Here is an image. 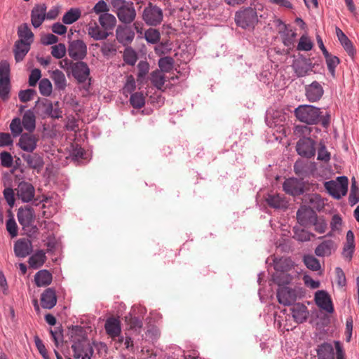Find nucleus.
Returning a JSON list of instances; mask_svg holds the SVG:
<instances>
[{
  "instance_id": "32",
  "label": "nucleus",
  "mask_w": 359,
  "mask_h": 359,
  "mask_svg": "<svg viewBox=\"0 0 359 359\" xmlns=\"http://www.w3.org/2000/svg\"><path fill=\"white\" fill-rule=\"evenodd\" d=\"M334 250V241L332 240H326L316 247L315 249V254L318 257L330 256Z\"/></svg>"
},
{
  "instance_id": "6",
  "label": "nucleus",
  "mask_w": 359,
  "mask_h": 359,
  "mask_svg": "<svg viewBox=\"0 0 359 359\" xmlns=\"http://www.w3.org/2000/svg\"><path fill=\"white\" fill-rule=\"evenodd\" d=\"M337 182L330 180L324 184L327 193L336 199H340L345 196L348 191V180L346 176H339Z\"/></svg>"
},
{
  "instance_id": "52",
  "label": "nucleus",
  "mask_w": 359,
  "mask_h": 359,
  "mask_svg": "<svg viewBox=\"0 0 359 359\" xmlns=\"http://www.w3.org/2000/svg\"><path fill=\"white\" fill-rule=\"evenodd\" d=\"M303 260L306 266L312 271H316L320 269V262L313 255H305Z\"/></svg>"
},
{
  "instance_id": "62",
  "label": "nucleus",
  "mask_w": 359,
  "mask_h": 359,
  "mask_svg": "<svg viewBox=\"0 0 359 359\" xmlns=\"http://www.w3.org/2000/svg\"><path fill=\"white\" fill-rule=\"evenodd\" d=\"M137 79H143L149 72V64L147 61L141 60L137 65Z\"/></svg>"
},
{
  "instance_id": "26",
  "label": "nucleus",
  "mask_w": 359,
  "mask_h": 359,
  "mask_svg": "<svg viewBox=\"0 0 359 359\" xmlns=\"http://www.w3.org/2000/svg\"><path fill=\"white\" fill-rule=\"evenodd\" d=\"M355 250V236L351 230L346 233V243L343 248L342 255L344 258L351 261Z\"/></svg>"
},
{
  "instance_id": "9",
  "label": "nucleus",
  "mask_w": 359,
  "mask_h": 359,
  "mask_svg": "<svg viewBox=\"0 0 359 359\" xmlns=\"http://www.w3.org/2000/svg\"><path fill=\"white\" fill-rule=\"evenodd\" d=\"M67 51L72 60H83L87 55V46L83 40H74L69 43Z\"/></svg>"
},
{
  "instance_id": "2",
  "label": "nucleus",
  "mask_w": 359,
  "mask_h": 359,
  "mask_svg": "<svg viewBox=\"0 0 359 359\" xmlns=\"http://www.w3.org/2000/svg\"><path fill=\"white\" fill-rule=\"evenodd\" d=\"M294 114L299 121L308 125H315L320 121L322 112L320 108L313 105L302 104L294 109Z\"/></svg>"
},
{
  "instance_id": "40",
  "label": "nucleus",
  "mask_w": 359,
  "mask_h": 359,
  "mask_svg": "<svg viewBox=\"0 0 359 359\" xmlns=\"http://www.w3.org/2000/svg\"><path fill=\"white\" fill-rule=\"evenodd\" d=\"M81 15V11L78 8H72L67 11L62 17V22L65 25H71L77 21Z\"/></svg>"
},
{
  "instance_id": "36",
  "label": "nucleus",
  "mask_w": 359,
  "mask_h": 359,
  "mask_svg": "<svg viewBox=\"0 0 359 359\" xmlns=\"http://www.w3.org/2000/svg\"><path fill=\"white\" fill-rule=\"evenodd\" d=\"M21 123L25 130L30 133L34 131L36 128V117L34 112L30 109L25 111Z\"/></svg>"
},
{
  "instance_id": "55",
  "label": "nucleus",
  "mask_w": 359,
  "mask_h": 359,
  "mask_svg": "<svg viewBox=\"0 0 359 359\" xmlns=\"http://www.w3.org/2000/svg\"><path fill=\"white\" fill-rule=\"evenodd\" d=\"M67 52L65 45L64 43H58L51 47V55L56 59L62 58Z\"/></svg>"
},
{
  "instance_id": "41",
  "label": "nucleus",
  "mask_w": 359,
  "mask_h": 359,
  "mask_svg": "<svg viewBox=\"0 0 359 359\" xmlns=\"http://www.w3.org/2000/svg\"><path fill=\"white\" fill-rule=\"evenodd\" d=\"M291 260L288 258H274L273 268L277 272H285L291 268Z\"/></svg>"
},
{
  "instance_id": "48",
  "label": "nucleus",
  "mask_w": 359,
  "mask_h": 359,
  "mask_svg": "<svg viewBox=\"0 0 359 359\" xmlns=\"http://www.w3.org/2000/svg\"><path fill=\"white\" fill-rule=\"evenodd\" d=\"M175 60L170 56L161 57L158 60V65L161 72H170L174 66Z\"/></svg>"
},
{
  "instance_id": "7",
  "label": "nucleus",
  "mask_w": 359,
  "mask_h": 359,
  "mask_svg": "<svg viewBox=\"0 0 359 359\" xmlns=\"http://www.w3.org/2000/svg\"><path fill=\"white\" fill-rule=\"evenodd\" d=\"M72 64L69 75L71 74L78 83H83L90 80V70L88 64L82 60H76Z\"/></svg>"
},
{
  "instance_id": "19",
  "label": "nucleus",
  "mask_w": 359,
  "mask_h": 359,
  "mask_svg": "<svg viewBox=\"0 0 359 359\" xmlns=\"http://www.w3.org/2000/svg\"><path fill=\"white\" fill-rule=\"evenodd\" d=\"M305 92L307 100L312 102L320 100L324 94V90L322 85L316 81H314L311 84L306 86Z\"/></svg>"
},
{
  "instance_id": "34",
  "label": "nucleus",
  "mask_w": 359,
  "mask_h": 359,
  "mask_svg": "<svg viewBox=\"0 0 359 359\" xmlns=\"http://www.w3.org/2000/svg\"><path fill=\"white\" fill-rule=\"evenodd\" d=\"M18 36L19 41L32 43L34 40V34L27 23H22L18 28Z\"/></svg>"
},
{
  "instance_id": "13",
  "label": "nucleus",
  "mask_w": 359,
  "mask_h": 359,
  "mask_svg": "<svg viewBox=\"0 0 359 359\" xmlns=\"http://www.w3.org/2000/svg\"><path fill=\"white\" fill-rule=\"evenodd\" d=\"M38 141L39 138L36 135L30 132L24 133L21 134L18 145L22 150L32 153L36 149Z\"/></svg>"
},
{
  "instance_id": "60",
  "label": "nucleus",
  "mask_w": 359,
  "mask_h": 359,
  "mask_svg": "<svg viewBox=\"0 0 359 359\" xmlns=\"http://www.w3.org/2000/svg\"><path fill=\"white\" fill-rule=\"evenodd\" d=\"M135 88L136 84L135 79L132 75H130L127 77L126 83L123 88V93L126 95H128V94H132Z\"/></svg>"
},
{
  "instance_id": "44",
  "label": "nucleus",
  "mask_w": 359,
  "mask_h": 359,
  "mask_svg": "<svg viewBox=\"0 0 359 359\" xmlns=\"http://www.w3.org/2000/svg\"><path fill=\"white\" fill-rule=\"evenodd\" d=\"M150 80L155 88L161 90L165 84V77L162 72L156 69L151 73Z\"/></svg>"
},
{
  "instance_id": "54",
  "label": "nucleus",
  "mask_w": 359,
  "mask_h": 359,
  "mask_svg": "<svg viewBox=\"0 0 359 359\" xmlns=\"http://www.w3.org/2000/svg\"><path fill=\"white\" fill-rule=\"evenodd\" d=\"M88 341L77 340L74 341L72 345V349L74 352L75 359H79L82 356V351Z\"/></svg>"
},
{
  "instance_id": "57",
  "label": "nucleus",
  "mask_w": 359,
  "mask_h": 359,
  "mask_svg": "<svg viewBox=\"0 0 359 359\" xmlns=\"http://www.w3.org/2000/svg\"><path fill=\"white\" fill-rule=\"evenodd\" d=\"M22 125L20 118L16 117L12 120L10 124V130L14 137L21 135L22 132Z\"/></svg>"
},
{
  "instance_id": "8",
  "label": "nucleus",
  "mask_w": 359,
  "mask_h": 359,
  "mask_svg": "<svg viewBox=\"0 0 359 359\" xmlns=\"http://www.w3.org/2000/svg\"><path fill=\"white\" fill-rule=\"evenodd\" d=\"M296 151L302 157H313L316 154V141L312 138H299L296 144Z\"/></svg>"
},
{
  "instance_id": "3",
  "label": "nucleus",
  "mask_w": 359,
  "mask_h": 359,
  "mask_svg": "<svg viewBox=\"0 0 359 359\" xmlns=\"http://www.w3.org/2000/svg\"><path fill=\"white\" fill-rule=\"evenodd\" d=\"M17 216L22 229L28 231L27 235L29 236L38 231L37 226L32 224L35 219V212L33 208L30 206H25L24 208H20Z\"/></svg>"
},
{
  "instance_id": "28",
  "label": "nucleus",
  "mask_w": 359,
  "mask_h": 359,
  "mask_svg": "<svg viewBox=\"0 0 359 359\" xmlns=\"http://www.w3.org/2000/svg\"><path fill=\"white\" fill-rule=\"evenodd\" d=\"M29 43L22 41H16L14 45L15 60L17 62H21L30 49Z\"/></svg>"
},
{
  "instance_id": "30",
  "label": "nucleus",
  "mask_w": 359,
  "mask_h": 359,
  "mask_svg": "<svg viewBox=\"0 0 359 359\" xmlns=\"http://www.w3.org/2000/svg\"><path fill=\"white\" fill-rule=\"evenodd\" d=\"M52 280L53 276L46 269L39 271L34 276V282L37 287H46L52 283Z\"/></svg>"
},
{
  "instance_id": "59",
  "label": "nucleus",
  "mask_w": 359,
  "mask_h": 359,
  "mask_svg": "<svg viewBox=\"0 0 359 359\" xmlns=\"http://www.w3.org/2000/svg\"><path fill=\"white\" fill-rule=\"evenodd\" d=\"M36 94V91L34 89H27L20 90L18 97L22 102H27L33 99L34 96Z\"/></svg>"
},
{
  "instance_id": "21",
  "label": "nucleus",
  "mask_w": 359,
  "mask_h": 359,
  "mask_svg": "<svg viewBox=\"0 0 359 359\" xmlns=\"http://www.w3.org/2000/svg\"><path fill=\"white\" fill-rule=\"evenodd\" d=\"M116 37L120 43L126 46L133 41L135 32L130 27L118 25L116 30Z\"/></svg>"
},
{
  "instance_id": "35",
  "label": "nucleus",
  "mask_w": 359,
  "mask_h": 359,
  "mask_svg": "<svg viewBox=\"0 0 359 359\" xmlns=\"http://www.w3.org/2000/svg\"><path fill=\"white\" fill-rule=\"evenodd\" d=\"M99 22L104 30L108 31L114 27L116 23V19L115 16L111 13H102L99 16Z\"/></svg>"
},
{
  "instance_id": "49",
  "label": "nucleus",
  "mask_w": 359,
  "mask_h": 359,
  "mask_svg": "<svg viewBox=\"0 0 359 359\" xmlns=\"http://www.w3.org/2000/svg\"><path fill=\"white\" fill-rule=\"evenodd\" d=\"M130 103L135 109H141L145 104V97L142 93H132L130 97Z\"/></svg>"
},
{
  "instance_id": "12",
  "label": "nucleus",
  "mask_w": 359,
  "mask_h": 359,
  "mask_svg": "<svg viewBox=\"0 0 359 359\" xmlns=\"http://www.w3.org/2000/svg\"><path fill=\"white\" fill-rule=\"evenodd\" d=\"M297 219L298 223L302 226L311 225L312 222L316 219V212L306 206H301L297 211Z\"/></svg>"
},
{
  "instance_id": "47",
  "label": "nucleus",
  "mask_w": 359,
  "mask_h": 359,
  "mask_svg": "<svg viewBox=\"0 0 359 359\" xmlns=\"http://www.w3.org/2000/svg\"><path fill=\"white\" fill-rule=\"evenodd\" d=\"M313 130L318 131V128L304 125H297L294 127V133L295 135L300 138H310L309 136L311 135Z\"/></svg>"
},
{
  "instance_id": "1",
  "label": "nucleus",
  "mask_w": 359,
  "mask_h": 359,
  "mask_svg": "<svg viewBox=\"0 0 359 359\" xmlns=\"http://www.w3.org/2000/svg\"><path fill=\"white\" fill-rule=\"evenodd\" d=\"M111 11L116 14L118 20L124 24L132 23L136 18V11L132 1L110 0Z\"/></svg>"
},
{
  "instance_id": "50",
  "label": "nucleus",
  "mask_w": 359,
  "mask_h": 359,
  "mask_svg": "<svg viewBox=\"0 0 359 359\" xmlns=\"http://www.w3.org/2000/svg\"><path fill=\"white\" fill-rule=\"evenodd\" d=\"M144 39L149 43L156 44L160 41L161 34L158 29L149 28L144 32Z\"/></svg>"
},
{
  "instance_id": "15",
  "label": "nucleus",
  "mask_w": 359,
  "mask_h": 359,
  "mask_svg": "<svg viewBox=\"0 0 359 359\" xmlns=\"http://www.w3.org/2000/svg\"><path fill=\"white\" fill-rule=\"evenodd\" d=\"M315 302L321 309L329 313L334 312L332 299L325 290H318L315 294Z\"/></svg>"
},
{
  "instance_id": "17",
  "label": "nucleus",
  "mask_w": 359,
  "mask_h": 359,
  "mask_svg": "<svg viewBox=\"0 0 359 359\" xmlns=\"http://www.w3.org/2000/svg\"><path fill=\"white\" fill-rule=\"evenodd\" d=\"M22 159L26 162L27 166L39 173L44 165L43 157L38 153H29L22 154Z\"/></svg>"
},
{
  "instance_id": "24",
  "label": "nucleus",
  "mask_w": 359,
  "mask_h": 359,
  "mask_svg": "<svg viewBox=\"0 0 359 359\" xmlns=\"http://www.w3.org/2000/svg\"><path fill=\"white\" fill-rule=\"evenodd\" d=\"M32 251L31 241L28 239H20L14 244V252L18 257H25Z\"/></svg>"
},
{
  "instance_id": "23",
  "label": "nucleus",
  "mask_w": 359,
  "mask_h": 359,
  "mask_svg": "<svg viewBox=\"0 0 359 359\" xmlns=\"http://www.w3.org/2000/svg\"><path fill=\"white\" fill-rule=\"evenodd\" d=\"M290 310L294 320L297 323L305 322L309 315L307 307L301 303L294 304Z\"/></svg>"
},
{
  "instance_id": "63",
  "label": "nucleus",
  "mask_w": 359,
  "mask_h": 359,
  "mask_svg": "<svg viewBox=\"0 0 359 359\" xmlns=\"http://www.w3.org/2000/svg\"><path fill=\"white\" fill-rule=\"evenodd\" d=\"M93 11L96 14L107 13L109 11V8L104 0H100L93 8Z\"/></svg>"
},
{
  "instance_id": "5",
  "label": "nucleus",
  "mask_w": 359,
  "mask_h": 359,
  "mask_svg": "<svg viewBox=\"0 0 359 359\" xmlns=\"http://www.w3.org/2000/svg\"><path fill=\"white\" fill-rule=\"evenodd\" d=\"M236 25L243 29H253L258 22L257 11L251 7L237 11L235 15Z\"/></svg>"
},
{
  "instance_id": "51",
  "label": "nucleus",
  "mask_w": 359,
  "mask_h": 359,
  "mask_svg": "<svg viewBox=\"0 0 359 359\" xmlns=\"http://www.w3.org/2000/svg\"><path fill=\"white\" fill-rule=\"evenodd\" d=\"M8 219L6 221V230L12 238L18 236V225L14 216L11 210H8Z\"/></svg>"
},
{
  "instance_id": "39",
  "label": "nucleus",
  "mask_w": 359,
  "mask_h": 359,
  "mask_svg": "<svg viewBox=\"0 0 359 359\" xmlns=\"http://www.w3.org/2000/svg\"><path fill=\"white\" fill-rule=\"evenodd\" d=\"M294 171L295 174L300 177H306L310 172V163L302 159L296 161L294 165Z\"/></svg>"
},
{
  "instance_id": "16",
  "label": "nucleus",
  "mask_w": 359,
  "mask_h": 359,
  "mask_svg": "<svg viewBox=\"0 0 359 359\" xmlns=\"http://www.w3.org/2000/svg\"><path fill=\"white\" fill-rule=\"evenodd\" d=\"M283 189L286 194L291 196H299L304 191L303 183L294 177L285 180L283 184Z\"/></svg>"
},
{
  "instance_id": "29",
  "label": "nucleus",
  "mask_w": 359,
  "mask_h": 359,
  "mask_svg": "<svg viewBox=\"0 0 359 359\" xmlns=\"http://www.w3.org/2000/svg\"><path fill=\"white\" fill-rule=\"evenodd\" d=\"M87 29L88 35L96 41L105 39L109 36L107 31L102 27H100L95 22L90 23Z\"/></svg>"
},
{
  "instance_id": "42",
  "label": "nucleus",
  "mask_w": 359,
  "mask_h": 359,
  "mask_svg": "<svg viewBox=\"0 0 359 359\" xmlns=\"http://www.w3.org/2000/svg\"><path fill=\"white\" fill-rule=\"evenodd\" d=\"M294 232L293 238L300 242H306L311 240V237H314L315 235L304 229H301L297 226L292 229Z\"/></svg>"
},
{
  "instance_id": "53",
  "label": "nucleus",
  "mask_w": 359,
  "mask_h": 359,
  "mask_svg": "<svg viewBox=\"0 0 359 359\" xmlns=\"http://www.w3.org/2000/svg\"><path fill=\"white\" fill-rule=\"evenodd\" d=\"M39 89L43 96H49L52 93V83L48 79H43L39 81Z\"/></svg>"
},
{
  "instance_id": "18",
  "label": "nucleus",
  "mask_w": 359,
  "mask_h": 359,
  "mask_svg": "<svg viewBox=\"0 0 359 359\" xmlns=\"http://www.w3.org/2000/svg\"><path fill=\"white\" fill-rule=\"evenodd\" d=\"M35 194L34 186L27 182H21L19 183L17 189V196L23 203H28L31 201Z\"/></svg>"
},
{
  "instance_id": "20",
  "label": "nucleus",
  "mask_w": 359,
  "mask_h": 359,
  "mask_svg": "<svg viewBox=\"0 0 359 359\" xmlns=\"http://www.w3.org/2000/svg\"><path fill=\"white\" fill-rule=\"evenodd\" d=\"M47 6L44 4H36L31 11V22L34 28L39 27L46 19Z\"/></svg>"
},
{
  "instance_id": "14",
  "label": "nucleus",
  "mask_w": 359,
  "mask_h": 359,
  "mask_svg": "<svg viewBox=\"0 0 359 359\" xmlns=\"http://www.w3.org/2000/svg\"><path fill=\"white\" fill-rule=\"evenodd\" d=\"M43 107L44 112L48 116L53 118H60L62 117V111L59 107V102H56L54 104L51 101L44 99L42 101L39 100L36 102L35 107Z\"/></svg>"
},
{
  "instance_id": "25",
  "label": "nucleus",
  "mask_w": 359,
  "mask_h": 359,
  "mask_svg": "<svg viewBox=\"0 0 359 359\" xmlns=\"http://www.w3.org/2000/svg\"><path fill=\"white\" fill-rule=\"evenodd\" d=\"M104 329L110 337L114 339L119 337L121 332V322L116 318L110 317L105 322Z\"/></svg>"
},
{
  "instance_id": "27",
  "label": "nucleus",
  "mask_w": 359,
  "mask_h": 359,
  "mask_svg": "<svg viewBox=\"0 0 359 359\" xmlns=\"http://www.w3.org/2000/svg\"><path fill=\"white\" fill-rule=\"evenodd\" d=\"M318 359H334V348L332 344L323 342L316 348Z\"/></svg>"
},
{
  "instance_id": "31",
  "label": "nucleus",
  "mask_w": 359,
  "mask_h": 359,
  "mask_svg": "<svg viewBox=\"0 0 359 359\" xmlns=\"http://www.w3.org/2000/svg\"><path fill=\"white\" fill-rule=\"evenodd\" d=\"M266 201L271 208L274 209L285 210L287 208V202L280 194H269Z\"/></svg>"
},
{
  "instance_id": "64",
  "label": "nucleus",
  "mask_w": 359,
  "mask_h": 359,
  "mask_svg": "<svg viewBox=\"0 0 359 359\" xmlns=\"http://www.w3.org/2000/svg\"><path fill=\"white\" fill-rule=\"evenodd\" d=\"M273 280L275 283L278 285L279 287L284 286L290 282V277L287 274L284 273H276L273 275Z\"/></svg>"
},
{
  "instance_id": "22",
  "label": "nucleus",
  "mask_w": 359,
  "mask_h": 359,
  "mask_svg": "<svg viewBox=\"0 0 359 359\" xmlns=\"http://www.w3.org/2000/svg\"><path fill=\"white\" fill-rule=\"evenodd\" d=\"M57 304V296L54 288L46 289L41 296V304L43 309H51Z\"/></svg>"
},
{
  "instance_id": "11",
  "label": "nucleus",
  "mask_w": 359,
  "mask_h": 359,
  "mask_svg": "<svg viewBox=\"0 0 359 359\" xmlns=\"http://www.w3.org/2000/svg\"><path fill=\"white\" fill-rule=\"evenodd\" d=\"M277 299L281 304L292 305L297 299V291L287 286L280 287L277 290Z\"/></svg>"
},
{
  "instance_id": "56",
  "label": "nucleus",
  "mask_w": 359,
  "mask_h": 359,
  "mask_svg": "<svg viewBox=\"0 0 359 359\" xmlns=\"http://www.w3.org/2000/svg\"><path fill=\"white\" fill-rule=\"evenodd\" d=\"M313 44L311 39L306 35H302L297 45L298 50L309 51L312 49Z\"/></svg>"
},
{
  "instance_id": "46",
  "label": "nucleus",
  "mask_w": 359,
  "mask_h": 359,
  "mask_svg": "<svg viewBox=\"0 0 359 359\" xmlns=\"http://www.w3.org/2000/svg\"><path fill=\"white\" fill-rule=\"evenodd\" d=\"M123 59L127 65L134 66L138 57L136 51L132 47L128 46L124 49Z\"/></svg>"
},
{
  "instance_id": "45",
  "label": "nucleus",
  "mask_w": 359,
  "mask_h": 359,
  "mask_svg": "<svg viewBox=\"0 0 359 359\" xmlns=\"http://www.w3.org/2000/svg\"><path fill=\"white\" fill-rule=\"evenodd\" d=\"M348 202L352 206L359 202V187L354 177L351 178Z\"/></svg>"
},
{
  "instance_id": "4",
  "label": "nucleus",
  "mask_w": 359,
  "mask_h": 359,
  "mask_svg": "<svg viewBox=\"0 0 359 359\" xmlns=\"http://www.w3.org/2000/svg\"><path fill=\"white\" fill-rule=\"evenodd\" d=\"M141 16L147 25L156 27L163 22V12L161 7L149 2L143 8Z\"/></svg>"
},
{
  "instance_id": "58",
  "label": "nucleus",
  "mask_w": 359,
  "mask_h": 359,
  "mask_svg": "<svg viewBox=\"0 0 359 359\" xmlns=\"http://www.w3.org/2000/svg\"><path fill=\"white\" fill-rule=\"evenodd\" d=\"M319 146L317 159L318 161L328 162L330 160V153L327 150L324 143L320 142Z\"/></svg>"
},
{
  "instance_id": "37",
  "label": "nucleus",
  "mask_w": 359,
  "mask_h": 359,
  "mask_svg": "<svg viewBox=\"0 0 359 359\" xmlns=\"http://www.w3.org/2000/svg\"><path fill=\"white\" fill-rule=\"evenodd\" d=\"M46 260V257L45 252L40 250L29 257V264L32 268L36 269L42 266Z\"/></svg>"
},
{
  "instance_id": "10",
  "label": "nucleus",
  "mask_w": 359,
  "mask_h": 359,
  "mask_svg": "<svg viewBox=\"0 0 359 359\" xmlns=\"http://www.w3.org/2000/svg\"><path fill=\"white\" fill-rule=\"evenodd\" d=\"M292 67L298 77H303L313 72L314 64L310 58L300 56L294 60Z\"/></svg>"
},
{
  "instance_id": "61",
  "label": "nucleus",
  "mask_w": 359,
  "mask_h": 359,
  "mask_svg": "<svg viewBox=\"0 0 359 359\" xmlns=\"http://www.w3.org/2000/svg\"><path fill=\"white\" fill-rule=\"evenodd\" d=\"M11 91V82L0 81V97L3 101H7Z\"/></svg>"
},
{
  "instance_id": "43",
  "label": "nucleus",
  "mask_w": 359,
  "mask_h": 359,
  "mask_svg": "<svg viewBox=\"0 0 359 359\" xmlns=\"http://www.w3.org/2000/svg\"><path fill=\"white\" fill-rule=\"evenodd\" d=\"M325 58V62L327 66V69L330 74L334 77L335 76V69L337 65L340 63V60L337 56L330 54L329 52H326L323 55Z\"/></svg>"
},
{
  "instance_id": "33",
  "label": "nucleus",
  "mask_w": 359,
  "mask_h": 359,
  "mask_svg": "<svg viewBox=\"0 0 359 359\" xmlns=\"http://www.w3.org/2000/svg\"><path fill=\"white\" fill-rule=\"evenodd\" d=\"M51 79L54 82L56 90L59 91L65 90L67 87V79L65 78V74L62 71L59 69L53 71Z\"/></svg>"
},
{
  "instance_id": "38",
  "label": "nucleus",
  "mask_w": 359,
  "mask_h": 359,
  "mask_svg": "<svg viewBox=\"0 0 359 359\" xmlns=\"http://www.w3.org/2000/svg\"><path fill=\"white\" fill-rule=\"evenodd\" d=\"M280 24H282L284 28L283 31L280 32L283 37V42L285 46L291 47L294 44L297 33L292 29H289L287 26L281 21H280Z\"/></svg>"
}]
</instances>
